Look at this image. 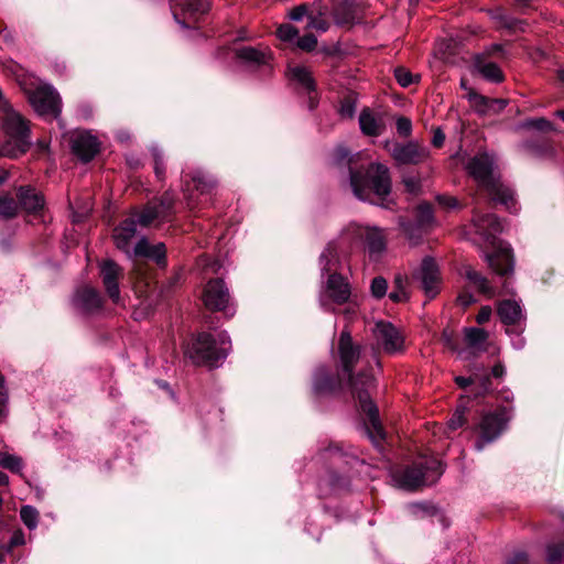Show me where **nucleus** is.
<instances>
[{"instance_id": "c85d7f7f", "label": "nucleus", "mask_w": 564, "mask_h": 564, "mask_svg": "<svg viewBox=\"0 0 564 564\" xmlns=\"http://www.w3.org/2000/svg\"><path fill=\"white\" fill-rule=\"evenodd\" d=\"M491 20L495 21L498 29L507 30L509 33L524 32L527 22L507 14L501 8L488 10Z\"/></svg>"}, {"instance_id": "c756f323", "label": "nucleus", "mask_w": 564, "mask_h": 564, "mask_svg": "<svg viewBox=\"0 0 564 564\" xmlns=\"http://www.w3.org/2000/svg\"><path fill=\"white\" fill-rule=\"evenodd\" d=\"M75 301L77 306L86 313L98 311L102 305V299L99 292L89 286H85L78 290L75 296Z\"/></svg>"}, {"instance_id": "5701e85b", "label": "nucleus", "mask_w": 564, "mask_h": 564, "mask_svg": "<svg viewBox=\"0 0 564 564\" xmlns=\"http://www.w3.org/2000/svg\"><path fill=\"white\" fill-rule=\"evenodd\" d=\"M137 234V221L133 217L122 220L115 229L112 238L116 247L131 258V242Z\"/></svg>"}, {"instance_id": "c03bdc74", "label": "nucleus", "mask_w": 564, "mask_h": 564, "mask_svg": "<svg viewBox=\"0 0 564 564\" xmlns=\"http://www.w3.org/2000/svg\"><path fill=\"white\" fill-rule=\"evenodd\" d=\"M317 45V39L314 34L307 33L303 36H297L294 46L303 52H312Z\"/></svg>"}, {"instance_id": "4d7b16f0", "label": "nucleus", "mask_w": 564, "mask_h": 564, "mask_svg": "<svg viewBox=\"0 0 564 564\" xmlns=\"http://www.w3.org/2000/svg\"><path fill=\"white\" fill-rule=\"evenodd\" d=\"M505 73H476L479 79L488 83H501L505 80Z\"/></svg>"}, {"instance_id": "a211bd4d", "label": "nucleus", "mask_w": 564, "mask_h": 564, "mask_svg": "<svg viewBox=\"0 0 564 564\" xmlns=\"http://www.w3.org/2000/svg\"><path fill=\"white\" fill-rule=\"evenodd\" d=\"M434 221L433 209L430 204H420L416 208V224L412 225L409 221L400 218L399 225L402 228L408 239L416 240L421 237L423 229L430 227Z\"/></svg>"}, {"instance_id": "37998d69", "label": "nucleus", "mask_w": 564, "mask_h": 564, "mask_svg": "<svg viewBox=\"0 0 564 564\" xmlns=\"http://www.w3.org/2000/svg\"><path fill=\"white\" fill-rule=\"evenodd\" d=\"M18 205L14 199L8 195L0 196V216L13 217L17 214Z\"/></svg>"}, {"instance_id": "1a4fd4ad", "label": "nucleus", "mask_w": 564, "mask_h": 564, "mask_svg": "<svg viewBox=\"0 0 564 564\" xmlns=\"http://www.w3.org/2000/svg\"><path fill=\"white\" fill-rule=\"evenodd\" d=\"M511 409L500 408L494 412L482 415L479 424V440L476 442V448L481 451L488 443L497 440L506 429L507 422L510 420Z\"/></svg>"}, {"instance_id": "09e8293b", "label": "nucleus", "mask_w": 564, "mask_h": 564, "mask_svg": "<svg viewBox=\"0 0 564 564\" xmlns=\"http://www.w3.org/2000/svg\"><path fill=\"white\" fill-rule=\"evenodd\" d=\"M387 288H388V284H387L386 279H383L381 276H377L371 282V286H370L371 294L375 297L380 299L386 294Z\"/></svg>"}, {"instance_id": "774afa93", "label": "nucleus", "mask_w": 564, "mask_h": 564, "mask_svg": "<svg viewBox=\"0 0 564 564\" xmlns=\"http://www.w3.org/2000/svg\"><path fill=\"white\" fill-rule=\"evenodd\" d=\"M527 562V555L524 553L516 554L511 560V564H523Z\"/></svg>"}, {"instance_id": "4468645a", "label": "nucleus", "mask_w": 564, "mask_h": 564, "mask_svg": "<svg viewBox=\"0 0 564 564\" xmlns=\"http://www.w3.org/2000/svg\"><path fill=\"white\" fill-rule=\"evenodd\" d=\"M389 152L398 164L416 165L430 158V150L417 141L393 143Z\"/></svg>"}, {"instance_id": "3c124183", "label": "nucleus", "mask_w": 564, "mask_h": 564, "mask_svg": "<svg viewBox=\"0 0 564 564\" xmlns=\"http://www.w3.org/2000/svg\"><path fill=\"white\" fill-rule=\"evenodd\" d=\"M403 281L401 278H397L395 279V284H397V289L395 291H392L390 294H389V297L393 301V302H403V301H406L409 295L408 293L405 292V290L403 289V285H402Z\"/></svg>"}, {"instance_id": "338daca9", "label": "nucleus", "mask_w": 564, "mask_h": 564, "mask_svg": "<svg viewBox=\"0 0 564 564\" xmlns=\"http://www.w3.org/2000/svg\"><path fill=\"white\" fill-rule=\"evenodd\" d=\"M438 202L441 205L449 208L455 207L457 205L456 198L451 196H440Z\"/></svg>"}, {"instance_id": "393cba45", "label": "nucleus", "mask_w": 564, "mask_h": 564, "mask_svg": "<svg viewBox=\"0 0 564 564\" xmlns=\"http://www.w3.org/2000/svg\"><path fill=\"white\" fill-rule=\"evenodd\" d=\"M455 52L456 42L453 39H442L437 41L433 51L431 67L440 68L454 66Z\"/></svg>"}, {"instance_id": "4be33fe9", "label": "nucleus", "mask_w": 564, "mask_h": 564, "mask_svg": "<svg viewBox=\"0 0 564 564\" xmlns=\"http://www.w3.org/2000/svg\"><path fill=\"white\" fill-rule=\"evenodd\" d=\"M468 101L471 108L481 116H494L500 113L507 106V100L501 98H487L469 89Z\"/></svg>"}, {"instance_id": "cd10ccee", "label": "nucleus", "mask_w": 564, "mask_h": 564, "mask_svg": "<svg viewBox=\"0 0 564 564\" xmlns=\"http://www.w3.org/2000/svg\"><path fill=\"white\" fill-rule=\"evenodd\" d=\"M237 56L252 66L273 67L272 52L268 47L245 46L237 51Z\"/></svg>"}, {"instance_id": "680f3d73", "label": "nucleus", "mask_w": 564, "mask_h": 564, "mask_svg": "<svg viewBox=\"0 0 564 564\" xmlns=\"http://www.w3.org/2000/svg\"><path fill=\"white\" fill-rule=\"evenodd\" d=\"M326 456L332 459L334 463H338L343 459V453L337 447H329L325 452Z\"/></svg>"}, {"instance_id": "f03ea898", "label": "nucleus", "mask_w": 564, "mask_h": 564, "mask_svg": "<svg viewBox=\"0 0 564 564\" xmlns=\"http://www.w3.org/2000/svg\"><path fill=\"white\" fill-rule=\"evenodd\" d=\"M360 154L351 155L344 147L333 153V162L337 166L347 165L350 173V186L360 200L373 202V196L383 199L391 192L389 169L381 163H371L366 170H354Z\"/></svg>"}, {"instance_id": "a18cd8bd", "label": "nucleus", "mask_w": 564, "mask_h": 564, "mask_svg": "<svg viewBox=\"0 0 564 564\" xmlns=\"http://www.w3.org/2000/svg\"><path fill=\"white\" fill-rule=\"evenodd\" d=\"M356 98L354 94L347 95L340 102L339 113L343 118L351 119L355 115Z\"/></svg>"}, {"instance_id": "b1692460", "label": "nucleus", "mask_w": 564, "mask_h": 564, "mask_svg": "<svg viewBox=\"0 0 564 564\" xmlns=\"http://www.w3.org/2000/svg\"><path fill=\"white\" fill-rule=\"evenodd\" d=\"M143 257L154 260L159 265L166 263V248L165 245L159 242L151 245L147 238H141L131 251L132 257Z\"/></svg>"}, {"instance_id": "052dcab7", "label": "nucleus", "mask_w": 564, "mask_h": 564, "mask_svg": "<svg viewBox=\"0 0 564 564\" xmlns=\"http://www.w3.org/2000/svg\"><path fill=\"white\" fill-rule=\"evenodd\" d=\"M0 44H4L7 46H11L13 44V35L7 28H3L0 31Z\"/></svg>"}, {"instance_id": "de8ad7c7", "label": "nucleus", "mask_w": 564, "mask_h": 564, "mask_svg": "<svg viewBox=\"0 0 564 564\" xmlns=\"http://www.w3.org/2000/svg\"><path fill=\"white\" fill-rule=\"evenodd\" d=\"M397 82L402 87H408L412 84H416L421 80L420 73H395Z\"/></svg>"}, {"instance_id": "72a5a7b5", "label": "nucleus", "mask_w": 564, "mask_h": 564, "mask_svg": "<svg viewBox=\"0 0 564 564\" xmlns=\"http://www.w3.org/2000/svg\"><path fill=\"white\" fill-rule=\"evenodd\" d=\"M19 202L28 213H36L44 207V198L33 188L21 187L18 194Z\"/></svg>"}, {"instance_id": "e2e57ef3", "label": "nucleus", "mask_w": 564, "mask_h": 564, "mask_svg": "<svg viewBox=\"0 0 564 564\" xmlns=\"http://www.w3.org/2000/svg\"><path fill=\"white\" fill-rule=\"evenodd\" d=\"M444 140H445V134L440 129H435L433 138H432L433 145L436 148H441L444 143Z\"/></svg>"}, {"instance_id": "2f4dec72", "label": "nucleus", "mask_w": 564, "mask_h": 564, "mask_svg": "<svg viewBox=\"0 0 564 564\" xmlns=\"http://www.w3.org/2000/svg\"><path fill=\"white\" fill-rule=\"evenodd\" d=\"M460 274L465 276L470 284L488 297L495 296V289L490 285L488 279L473 269L469 264H465L460 269Z\"/></svg>"}, {"instance_id": "a878e982", "label": "nucleus", "mask_w": 564, "mask_h": 564, "mask_svg": "<svg viewBox=\"0 0 564 564\" xmlns=\"http://www.w3.org/2000/svg\"><path fill=\"white\" fill-rule=\"evenodd\" d=\"M333 19L338 26H349L357 23L358 6L356 0H341L333 7Z\"/></svg>"}, {"instance_id": "ea45409f", "label": "nucleus", "mask_w": 564, "mask_h": 564, "mask_svg": "<svg viewBox=\"0 0 564 564\" xmlns=\"http://www.w3.org/2000/svg\"><path fill=\"white\" fill-rule=\"evenodd\" d=\"M564 558V543H552L546 546L547 564H558Z\"/></svg>"}, {"instance_id": "864d4df0", "label": "nucleus", "mask_w": 564, "mask_h": 564, "mask_svg": "<svg viewBox=\"0 0 564 564\" xmlns=\"http://www.w3.org/2000/svg\"><path fill=\"white\" fill-rule=\"evenodd\" d=\"M524 128L536 129V130H550L552 128V124L545 118H534V119H529V121L525 123Z\"/></svg>"}, {"instance_id": "6ab92c4d", "label": "nucleus", "mask_w": 564, "mask_h": 564, "mask_svg": "<svg viewBox=\"0 0 564 564\" xmlns=\"http://www.w3.org/2000/svg\"><path fill=\"white\" fill-rule=\"evenodd\" d=\"M485 260L492 271L500 276H508L513 272L512 251L506 243L500 242L491 253H486Z\"/></svg>"}, {"instance_id": "5fc2aeb1", "label": "nucleus", "mask_w": 564, "mask_h": 564, "mask_svg": "<svg viewBox=\"0 0 564 564\" xmlns=\"http://www.w3.org/2000/svg\"><path fill=\"white\" fill-rule=\"evenodd\" d=\"M397 131L402 137L410 135L412 131V122L406 117H400L397 119Z\"/></svg>"}, {"instance_id": "9b49d317", "label": "nucleus", "mask_w": 564, "mask_h": 564, "mask_svg": "<svg viewBox=\"0 0 564 564\" xmlns=\"http://www.w3.org/2000/svg\"><path fill=\"white\" fill-rule=\"evenodd\" d=\"M351 294L348 281L340 274L333 272L328 275L319 295V303L323 308L328 310L329 303L341 305L346 303Z\"/></svg>"}, {"instance_id": "bf43d9fd", "label": "nucleus", "mask_w": 564, "mask_h": 564, "mask_svg": "<svg viewBox=\"0 0 564 564\" xmlns=\"http://www.w3.org/2000/svg\"><path fill=\"white\" fill-rule=\"evenodd\" d=\"M492 310L490 306H482L479 313L476 316V321L478 324H484L490 319Z\"/></svg>"}, {"instance_id": "aec40b11", "label": "nucleus", "mask_w": 564, "mask_h": 564, "mask_svg": "<svg viewBox=\"0 0 564 564\" xmlns=\"http://www.w3.org/2000/svg\"><path fill=\"white\" fill-rule=\"evenodd\" d=\"M100 275L109 297L115 304L120 302L119 279L123 276L122 268L112 260H105L100 264Z\"/></svg>"}, {"instance_id": "4c0bfd02", "label": "nucleus", "mask_w": 564, "mask_h": 564, "mask_svg": "<svg viewBox=\"0 0 564 564\" xmlns=\"http://www.w3.org/2000/svg\"><path fill=\"white\" fill-rule=\"evenodd\" d=\"M0 467L6 468L12 473H20L23 467L21 457L10 454L8 452H0Z\"/></svg>"}, {"instance_id": "6e6d98bb", "label": "nucleus", "mask_w": 564, "mask_h": 564, "mask_svg": "<svg viewBox=\"0 0 564 564\" xmlns=\"http://www.w3.org/2000/svg\"><path fill=\"white\" fill-rule=\"evenodd\" d=\"M465 423L464 410H457L448 421V427L453 431L459 429Z\"/></svg>"}, {"instance_id": "a19ab883", "label": "nucleus", "mask_w": 564, "mask_h": 564, "mask_svg": "<svg viewBox=\"0 0 564 564\" xmlns=\"http://www.w3.org/2000/svg\"><path fill=\"white\" fill-rule=\"evenodd\" d=\"M20 517L29 529H34L37 525L39 512L34 507L23 506L20 510Z\"/></svg>"}, {"instance_id": "69168bd1", "label": "nucleus", "mask_w": 564, "mask_h": 564, "mask_svg": "<svg viewBox=\"0 0 564 564\" xmlns=\"http://www.w3.org/2000/svg\"><path fill=\"white\" fill-rule=\"evenodd\" d=\"M457 301L459 302L460 305L468 306L475 302V299L469 293H462L458 295Z\"/></svg>"}, {"instance_id": "58836bf2", "label": "nucleus", "mask_w": 564, "mask_h": 564, "mask_svg": "<svg viewBox=\"0 0 564 564\" xmlns=\"http://www.w3.org/2000/svg\"><path fill=\"white\" fill-rule=\"evenodd\" d=\"M276 36L282 42L294 45L299 36V30L292 24L284 23L276 29Z\"/></svg>"}, {"instance_id": "f704fd0d", "label": "nucleus", "mask_w": 564, "mask_h": 564, "mask_svg": "<svg viewBox=\"0 0 564 564\" xmlns=\"http://www.w3.org/2000/svg\"><path fill=\"white\" fill-rule=\"evenodd\" d=\"M488 333L482 328L470 327L465 329V340L475 352L488 350Z\"/></svg>"}, {"instance_id": "ddd939ff", "label": "nucleus", "mask_w": 564, "mask_h": 564, "mask_svg": "<svg viewBox=\"0 0 564 564\" xmlns=\"http://www.w3.org/2000/svg\"><path fill=\"white\" fill-rule=\"evenodd\" d=\"M413 279L420 282L425 295L430 299L435 297L441 290V274L438 265L431 257L422 260L420 268L413 273Z\"/></svg>"}, {"instance_id": "0eeeda50", "label": "nucleus", "mask_w": 564, "mask_h": 564, "mask_svg": "<svg viewBox=\"0 0 564 564\" xmlns=\"http://www.w3.org/2000/svg\"><path fill=\"white\" fill-rule=\"evenodd\" d=\"M229 348L227 334L220 333L215 338L208 333H200L186 345L184 354L197 366L214 367L226 358Z\"/></svg>"}, {"instance_id": "412c9836", "label": "nucleus", "mask_w": 564, "mask_h": 564, "mask_svg": "<svg viewBox=\"0 0 564 564\" xmlns=\"http://www.w3.org/2000/svg\"><path fill=\"white\" fill-rule=\"evenodd\" d=\"M506 57V52L500 44H491L484 52L473 56L474 70H500L499 61Z\"/></svg>"}, {"instance_id": "9d476101", "label": "nucleus", "mask_w": 564, "mask_h": 564, "mask_svg": "<svg viewBox=\"0 0 564 564\" xmlns=\"http://www.w3.org/2000/svg\"><path fill=\"white\" fill-rule=\"evenodd\" d=\"M376 347L388 355L404 351V336L389 322H378L373 329Z\"/></svg>"}, {"instance_id": "603ef678", "label": "nucleus", "mask_w": 564, "mask_h": 564, "mask_svg": "<svg viewBox=\"0 0 564 564\" xmlns=\"http://www.w3.org/2000/svg\"><path fill=\"white\" fill-rule=\"evenodd\" d=\"M193 186L200 194L207 193L212 188V182L205 180V177L200 174H197L192 177Z\"/></svg>"}, {"instance_id": "7c9ffc66", "label": "nucleus", "mask_w": 564, "mask_h": 564, "mask_svg": "<svg viewBox=\"0 0 564 564\" xmlns=\"http://www.w3.org/2000/svg\"><path fill=\"white\" fill-rule=\"evenodd\" d=\"M359 126L361 132L369 137H378L384 130L382 119L375 115L369 108H366L360 112Z\"/></svg>"}, {"instance_id": "39448f33", "label": "nucleus", "mask_w": 564, "mask_h": 564, "mask_svg": "<svg viewBox=\"0 0 564 564\" xmlns=\"http://www.w3.org/2000/svg\"><path fill=\"white\" fill-rule=\"evenodd\" d=\"M15 80L39 115L56 118L61 113L59 95L51 85L41 82L34 73H17Z\"/></svg>"}, {"instance_id": "13d9d810", "label": "nucleus", "mask_w": 564, "mask_h": 564, "mask_svg": "<svg viewBox=\"0 0 564 564\" xmlns=\"http://www.w3.org/2000/svg\"><path fill=\"white\" fill-rule=\"evenodd\" d=\"M310 11H315L318 17L326 18L328 12V4L325 3L324 0H321L318 3H314L310 7Z\"/></svg>"}, {"instance_id": "0e129e2a", "label": "nucleus", "mask_w": 564, "mask_h": 564, "mask_svg": "<svg viewBox=\"0 0 564 564\" xmlns=\"http://www.w3.org/2000/svg\"><path fill=\"white\" fill-rule=\"evenodd\" d=\"M404 185H405L406 189L413 194L416 193L420 187V183L415 178H405Z\"/></svg>"}, {"instance_id": "79ce46f5", "label": "nucleus", "mask_w": 564, "mask_h": 564, "mask_svg": "<svg viewBox=\"0 0 564 564\" xmlns=\"http://www.w3.org/2000/svg\"><path fill=\"white\" fill-rule=\"evenodd\" d=\"M307 29H314L324 33L329 29V22L327 18L318 17L315 11H310Z\"/></svg>"}, {"instance_id": "c9c22d12", "label": "nucleus", "mask_w": 564, "mask_h": 564, "mask_svg": "<svg viewBox=\"0 0 564 564\" xmlns=\"http://www.w3.org/2000/svg\"><path fill=\"white\" fill-rule=\"evenodd\" d=\"M340 388V381L332 378L325 369H318L314 379V389L318 393L333 392Z\"/></svg>"}, {"instance_id": "473e14b6", "label": "nucleus", "mask_w": 564, "mask_h": 564, "mask_svg": "<svg viewBox=\"0 0 564 564\" xmlns=\"http://www.w3.org/2000/svg\"><path fill=\"white\" fill-rule=\"evenodd\" d=\"M176 8H180L182 12L188 14H203L209 9L208 0H174L172 4L173 14L175 20L182 25L186 26L183 21L177 19Z\"/></svg>"}, {"instance_id": "6e6552de", "label": "nucleus", "mask_w": 564, "mask_h": 564, "mask_svg": "<svg viewBox=\"0 0 564 564\" xmlns=\"http://www.w3.org/2000/svg\"><path fill=\"white\" fill-rule=\"evenodd\" d=\"M443 474L441 460L434 456H424L412 466L394 476L398 485L406 490H414L421 486L433 484Z\"/></svg>"}, {"instance_id": "f8f14e48", "label": "nucleus", "mask_w": 564, "mask_h": 564, "mask_svg": "<svg viewBox=\"0 0 564 564\" xmlns=\"http://www.w3.org/2000/svg\"><path fill=\"white\" fill-rule=\"evenodd\" d=\"M203 302L209 311L232 314L229 291L221 279L208 281L203 292Z\"/></svg>"}, {"instance_id": "2eb2a0df", "label": "nucleus", "mask_w": 564, "mask_h": 564, "mask_svg": "<svg viewBox=\"0 0 564 564\" xmlns=\"http://www.w3.org/2000/svg\"><path fill=\"white\" fill-rule=\"evenodd\" d=\"M174 199L169 194L164 195L159 204L150 203L141 212H134L133 217L142 227L152 225L155 220L165 219L172 212Z\"/></svg>"}, {"instance_id": "e433bc0d", "label": "nucleus", "mask_w": 564, "mask_h": 564, "mask_svg": "<svg viewBox=\"0 0 564 564\" xmlns=\"http://www.w3.org/2000/svg\"><path fill=\"white\" fill-rule=\"evenodd\" d=\"M289 80L299 89L313 91L315 89V80L312 73H290Z\"/></svg>"}, {"instance_id": "f257e3e1", "label": "nucleus", "mask_w": 564, "mask_h": 564, "mask_svg": "<svg viewBox=\"0 0 564 564\" xmlns=\"http://www.w3.org/2000/svg\"><path fill=\"white\" fill-rule=\"evenodd\" d=\"M360 351L361 346L352 341L349 330L344 329L338 340L340 367L349 379L351 392L359 401L361 410L368 415L377 435L382 438L383 435L379 423L378 409L370 397L376 380L368 370H361L357 376H352L355 365L360 358Z\"/></svg>"}, {"instance_id": "423d86ee", "label": "nucleus", "mask_w": 564, "mask_h": 564, "mask_svg": "<svg viewBox=\"0 0 564 564\" xmlns=\"http://www.w3.org/2000/svg\"><path fill=\"white\" fill-rule=\"evenodd\" d=\"M0 124L9 139L0 143V156L17 159L24 154L30 147L29 122L10 105L2 108Z\"/></svg>"}, {"instance_id": "dca6fc26", "label": "nucleus", "mask_w": 564, "mask_h": 564, "mask_svg": "<svg viewBox=\"0 0 564 564\" xmlns=\"http://www.w3.org/2000/svg\"><path fill=\"white\" fill-rule=\"evenodd\" d=\"M497 313L501 322L507 326V333L520 334L523 330L525 316L517 301L503 300L497 306Z\"/></svg>"}, {"instance_id": "bb28decb", "label": "nucleus", "mask_w": 564, "mask_h": 564, "mask_svg": "<svg viewBox=\"0 0 564 564\" xmlns=\"http://www.w3.org/2000/svg\"><path fill=\"white\" fill-rule=\"evenodd\" d=\"M474 230L488 239L502 230L498 218L492 214H480L475 212L471 219Z\"/></svg>"}, {"instance_id": "f3484780", "label": "nucleus", "mask_w": 564, "mask_h": 564, "mask_svg": "<svg viewBox=\"0 0 564 564\" xmlns=\"http://www.w3.org/2000/svg\"><path fill=\"white\" fill-rule=\"evenodd\" d=\"M73 153L83 162H89L99 152L98 139L87 131H76L70 137Z\"/></svg>"}, {"instance_id": "49530a36", "label": "nucleus", "mask_w": 564, "mask_h": 564, "mask_svg": "<svg viewBox=\"0 0 564 564\" xmlns=\"http://www.w3.org/2000/svg\"><path fill=\"white\" fill-rule=\"evenodd\" d=\"M308 14H310V6L306 3H303V4L296 6L293 9H291L288 13V17L290 20L297 22V21L303 20L305 17L308 19Z\"/></svg>"}, {"instance_id": "8fccbe9b", "label": "nucleus", "mask_w": 564, "mask_h": 564, "mask_svg": "<svg viewBox=\"0 0 564 564\" xmlns=\"http://www.w3.org/2000/svg\"><path fill=\"white\" fill-rule=\"evenodd\" d=\"M152 156L154 162V172L159 180H163L165 167L163 163V155L158 149L152 150Z\"/></svg>"}, {"instance_id": "20e7f679", "label": "nucleus", "mask_w": 564, "mask_h": 564, "mask_svg": "<svg viewBox=\"0 0 564 564\" xmlns=\"http://www.w3.org/2000/svg\"><path fill=\"white\" fill-rule=\"evenodd\" d=\"M468 173L475 178L495 203H499L510 212L517 210L513 191L505 185L495 172V160L488 153L475 155L467 164Z\"/></svg>"}, {"instance_id": "7ed1b4c3", "label": "nucleus", "mask_w": 564, "mask_h": 564, "mask_svg": "<svg viewBox=\"0 0 564 564\" xmlns=\"http://www.w3.org/2000/svg\"><path fill=\"white\" fill-rule=\"evenodd\" d=\"M345 242L365 243L371 256L379 254L386 249V234L378 227L350 224L340 236V240L329 242L322 252L319 265L323 273H329L337 269L339 250Z\"/></svg>"}]
</instances>
